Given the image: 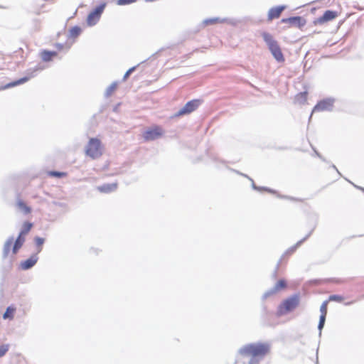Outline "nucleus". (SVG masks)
<instances>
[{
	"instance_id": "nucleus-1",
	"label": "nucleus",
	"mask_w": 364,
	"mask_h": 364,
	"mask_svg": "<svg viewBox=\"0 0 364 364\" xmlns=\"http://www.w3.org/2000/svg\"><path fill=\"white\" fill-rule=\"evenodd\" d=\"M270 345L267 343L247 344L239 350V353L245 356L264 358L269 351Z\"/></svg>"
},
{
	"instance_id": "nucleus-2",
	"label": "nucleus",
	"mask_w": 364,
	"mask_h": 364,
	"mask_svg": "<svg viewBox=\"0 0 364 364\" xmlns=\"http://www.w3.org/2000/svg\"><path fill=\"white\" fill-rule=\"evenodd\" d=\"M300 297L299 294H293L284 299L278 306L277 315L282 316L294 311L299 304Z\"/></svg>"
},
{
	"instance_id": "nucleus-3",
	"label": "nucleus",
	"mask_w": 364,
	"mask_h": 364,
	"mask_svg": "<svg viewBox=\"0 0 364 364\" xmlns=\"http://www.w3.org/2000/svg\"><path fill=\"white\" fill-rule=\"evenodd\" d=\"M262 37L265 43L267 44L268 48L278 62H283L284 60L283 54L277 43L273 39L272 36L267 33H264Z\"/></svg>"
},
{
	"instance_id": "nucleus-4",
	"label": "nucleus",
	"mask_w": 364,
	"mask_h": 364,
	"mask_svg": "<svg viewBox=\"0 0 364 364\" xmlns=\"http://www.w3.org/2000/svg\"><path fill=\"white\" fill-rule=\"evenodd\" d=\"M85 154L92 159H96L102 155L101 141L97 138H91L86 146Z\"/></svg>"
},
{
	"instance_id": "nucleus-5",
	"label": "nucleus",
	"mask_w": 364,
	"mask_h": 364,
	"mask_svg": "<svg viewBox=\"0 0 364 364\" xmlns=\"http://www.w3.org/2000/svg\"><path fill=\"white\" fill-rule=\"evenodd\" d=\"M334 101H335V100L331 97H328V98H326V99L320 100L314 106L311 114H314V112H332Z\"/></svg>"
},
{
	"instance_id": "nucleus-6",
	"label": "nucleus",
	"mask_w": 364,
	"mask_h": 364,
	"mask_svg": "<svg viewBox=\"0 0 364 364\" xmlns=\"http://www.w3.org/2000/svg\"><path fill=\"white\" fill-rule=\"evenodd\" d=\"M106 6L105 3H102L97 6L93 11H92L87 16V23L90 26H95L100 20L102 14L103 13Z\"/></svg>"
},
{
	"instance_id": "nucleus-7",
	"label": "nucleus",
	"mask_w": 364,
	"mask_h": 364,
	"mask_svg": "<svg viewBox=\"0 0 364 364\" xmlns=\"http://www.w3.org/2000/svg\"><path fill=\"white\" fill-rule=\"evenodd\" d=\"M203 104V100L200 99H194L188 102L181 109L177 111L175 114H191L196 112L198 108Z\"/></svg>"
},
{
	"instance_id": "nucleus-8",
	"label": "nucleus",
	"mask_w": 364,
	"mask_h": 364,
	"mask_svg": "<svg viewBox=\"0 0 364 364\" xmlns=\"http://www.w3.org/2000/svg\"><path fill=\"white\" fill-rule=\"evenodd\" d=\"M163 134V130L161 127L155 126L146 130L143 133V137L145 141H154L159 139Z\"/></svg>"
},
{
	"instance_id": "nucleus-9",
	"label": "nucleus",
	"mask_w": 364,
	"mask_h": 364,
	"mask_svg": "<svg viewBox=\"0 0 364 364\" xmlns=\"http://www.w3.org/2000/svg\"><path fill=\"white\" fill-rule=\"evenodd\" d=\"M38 260L37 254H33L28 259L21 262V268L23 270H28L33 267Z\"/></svg>"
},
{
	"instance_id": "nucleus-10",
	"label": "nucleus",
	"mask_w": 364,
	"mask_h": 364,
	"mask_svg": "<svg viewBox=\"0 0 364 364\" xmlns=\"http://www.w3.org/2000/svg\"><path fill=\"white\" fill-rule=\"evenodd\" d=\"M282 22L296 25L298 28H301L306 24V21L301 16H293L287 18H283Z\"/></svg>"
},
{
	"instance_id": "nucleus-11",
	"label": "nucleus",
	"mask_w": 364,
	"mask_h": 364,
	"mask_svg": "<svg viewBox=\"0 0 364 364\" xmlns=\"http://www.w3.org/2000/svg\"><path fill=\"white\" fill-rule=\"evenodd\" d=\"M287 8L285 5L278 6L276 7H272L269 10L268 12V18L269 20H272L274 18H277L280 16L282 12Z\"/></svg>"
},
{
	"instance_id": "nucleus-12",
	"label": "nucleus",
	"mask_w": 364,
	"mask_h": 364,
	"mask_svg": "<svg viewBox=\"0 0 364 364\" xmlns=\"http://www.w3.org/2000/svg\"><path fill=\"white\" fill-rule=\"evenodd\" d=\"M338 16V14L335 11L327 10L326 11L321 17L318 18V22L325 23L334 19Z\"/></svg>"
},
{
	"instance_id": "nucleus-13",
	"label": "nucleus",
	"mask_w": 364,
	"mask_h": 364,
	"mask_svg": "<svg viewBox=\"0 0 364 364\" xmlns=\"http://www.w3.org/2000/svg\"><path fill=\"white\" fill-rule=\"evenodd\" d=\"M117 188V183H105L97 187V189L102 193H110L115 191Z\"/></svg>"
},
{
	"instance_id": "nucleus-14",
	"label": "nucleus",
	"mask_w": 364,
	"mask_h": 364,
	"mask_svg": "<svg viewBox=\"0 0 364 364\" xmlns=\"http://www.w3.org/2000/svg\"><path fill=\"white\" fill-rule=\"evenodd\" d=\"M24 242H25L24 236L19 234L18 237L15 240L14 246H13L12 252L14 254H16L18 252V250L22 247Z\"/></svg>"
},
{
	"instance_id": "nucleus-15",
	"label": "nucleus",
	"mask_w": 364,
	"mask_h": 364,
	"mask_svg": "<svg viewBox=\"0 0 364 364\" xmlns=\"http://www.w3.org/2000/svg\"><path fill=\"white\" fill-rule=\"evenodd\" d=\"M17 208L22 212L24 215L29 214L31 212V208L28 206L22 200L18 199L16 201Z\"/></svg>"
},
{
	"instance_id": "nucleus-16",
	"label": "nucleus",
	"mask_w": 364,
	"mask_h": 364,
	"mask_svg": "<svg viewBox=\"0 0 364 364\" xmlns=\"http://www.w3.org/2000/svg\"><path fill=\"white\" fill-rule=\"evenodd\" d=\"M14 237H9L4 243L3 248V257L6 258L10 252L11 247L14 242Z\"/></svg>"
},
{
	"instance_id": "nucleus-17",
	"label": "nucleus",
	"mask_w": 364,
	"mask_h": 364,
	"mask_svg": "<svg viewBox=\"0 0 364 364\" xmlns=\"http://www.w3.org/2000/svg\"><path fill=\"white\" fill-rule=\"evenodd\" d=\"M313 230H314V229L311 230L303 239L298 241L295 245H294V246L291 247L289 249H288L287 250V252H285V255L293 253L296 250L297 247H299L305 240H306L310 237Z\"/></svg>"
},
{
	"instance_id": "nucleus-18",
	"label": "nucleus",
	"mask_w": 364,
	"mask_h": 364,
	"mask_svg": "<svg viewBox=\"0 0 364 364\" xmlns=\"http://www.w3.org/2000/svg\"><path fill=\"white\" fill-rule=\"evenodd\" d=\"M57 55V53L55 51H50L47 50H44L41 53V58L45 62H48L52 60L54 56Z\"/></svg>"
},
{
	"instance_id": "nucleus-19",
	"label": "nucleus",
	"mask_w": 364,
	"mask_h": 364,
	"mask_svg": "<svg viewBox=\"0 0 364 364\" xmlns=\"http://www.w3.org/2000/svg\"><path fill=\"white\" fill-rule=\"evenodd\" d=\"M28 80V78L26 77H21V78H20V79H18L17 80L13 81V82H10V83H8V84L5 85L1 89L5 90V89H8V88H10V87H15V86L21 85V84L27 82Z\"/></svg>"
},
{
	"instance_id": "nucleus-20",
	"label": "nucleus",
	"mask_w": 364,
	"mask_h": 364,
	"mask_svg": "<svg viewBox=\"0 0 364 364\" xmlns=\"http://www.w3.org/2000/svg\"><path fill=\"white\" fill-rule=\"evenodd\" d=\"M225 21H226V18H220L218 17H214V18H206V19L203 20V26H206L208 25H213V24H215L218 23H223Z\"/></svg>"
},
{
	"instance_id": "nucleus-21",
	"label": "nucleus",
	"mask_w": 364,
	"mask_h": 364,
	"mask_svg": "<svg viewBox=\"0 0 364 364\" xmlns=\"http://www.w3.org/2000/svg\"><path fill=\"white\" fill-rule=\"evenodd\" d=\"M241 175L244 176L245 177H247L251 181H252V187L254 190H256V191H268L269 193H274L275 191L269 188H267V187H262V186H257L255 183V182L253 181V180L250 178L249 176H247V175L245 174H242L241 173Z\"/></svg>"
},
{
	"instance_id": "nucleus-22",
	"label": "nucleus",
	"mask_w": 364,
	"mask_h": 364,
	"mask_svg": "<svg viewBox=\"0 0 364 364\" xmlns=\"http://www.w3.org/2000/svg\"><path fill=\"white\" fill-rule=\"evenodd\" d=\"M32 226H33V224L31 223H29V222L24 223L19 234L25 236L31 230Z\"/></svg>"
},
{
	"instance_id": "nucleus-23",
	"label": "nucleus",
	"mask_w": 364,
	"mask_h": 364,
	"mask_svg": "<svg viewBox=\"0 0 364 364\" xmlns=\"http://www.w3.org/2000/svg\"><path fill=\"white\" fill-rule=\"evenodd\" d=\"M34 241H35L36 245L37 247V252H36V254L38 255L42 250V247L41 246L43 245V243L45 242V239L42 238V237H36L34 238Z\"/></svg>"
},
{
	"instance_id": "nucleus-24",
	"label": "nucleus",
	"mask_w": 364,
	"mask_h": 364,
	"mask_svg": "<svg viewBox=\"0 0 364 364\" xmlns=\"http://www.w3.org/2000/svg\"><path fill=\"white\" fill-rule=\"evenodd\" d=\"M82 29L80 27L75 26L70 28V36L73 38L77 37L81 33Z\"/></svg>"
},
{
	"instance_id": "nucleus-25",
	"label": "nucleus",
	"mask_w": 364,
	"mask_h": 364,
	"mask_svg": "<svg viewBox=\"0 0 364 364\" xmlns=\"http://www.w3.org/2000/svg\"><path fill=\"white\" fill-rule=\"evenodd\" d=\"M14 311H15L14 308H13L11 306L7 307L6 311L3 314V318L4 319H6V318L12 319L14 317Z\"/></svg>"
},
{
	"instance_id": "nucleus-26",
	"label": "nucleus",
	"mask_w": 364,
	"mask_h": 364,
	"mask_svg": "<svg viewBox=\"0 0 364 364\" xmlns=\"http://www.w3.org/2000/svg\"><path fill=\"white\" fill-rule=\"evenodd\" d=\"M307 92H300L295 97V101L299 104H302L306 100Z\"/></svg>"
},
{
	"instance_id": "nucleus-27",
	"label": "nucleus",
	"mask_w": 364,
	"mask_h": 364,
	"mask_svg": "<svg viewBox=\"0 0 364 364\" xmlns=\"http://www.w3.org/2000/svg\"><path fill=\"white\" fill-rule=\"evenodd\" d=\"M117 86V83L116 82H112L105 90V96L109 97L110 96L112 92L116 90Z\"/></svg>"
},
{
	"instance_id": "nucleus-28",
	"label": "nucleus",
	"mask_w": 364,
	"mask_h": 364,
	"mask_svg": "<svg viewBox=\"0 0 364 364\" xmlns=\"http://www.w3.org/2000/svg\"><path fill=\"white\" fill-rule=\"evenodd\" d=\"M9 348L10 345L8 343L0 346V358H2L6 355V353L9 351Z\"/></svg>"
},
{
	"instance_id": "nucleus-29",
	"label": "nucleus",
	"mask_w": 364,
	"mask_h": 364,
	"mask_svg": "<svg viewBox=\"0 0 364 364\" xmlns=\"http://www.w3.org/2000/svg\"><path fill=\"white\" fill-rule=\"evenodd\" d=\"M48 176H54V177H57V178H62L63 176H65L66 173L65 172L51 171L48 172Z\"/></svg>"
},
{
	"instance_id": "nucleus-30",
	"label": "nucleus",
	"mask_w": 364,
	"mask_h": 364,
	"mask_svg": "<svg viewBox=\"0 0 364 364\" xmlns=\"http://www.w3.org/2000/svg\"><path fill=\"white\" fill-rule=\"evenodd\" d=\"M287 286V283L284 279L279 280L274 287V290L278 291L282 288H284Z\"/></svg>"
},
{
	"instance_id": "nucleus-31",
	"label": "nucleus",
	"mask_w": 364,
	"mask_h": 364,
	"mask_svg": "<svg viewBox=\"0 0 364 364\" xmlns=\"http://www.w3.org/2000/svg\"><path fill=\"white\" fill-rule=\"evenodd\" d=\"M276 292H277L276 290H274V288H272L271 289L267 291L262 296L263 299H266L270 296L274 294Z\"/></svg>"
},
{
	"instance_id": "nucleus-32",
	"label": "nucleus",
	"mask_w": 364,
	"mask_h": 364,
	"mask_svg": "<svg viewBox=\"0 0 364 364\" xmlns=\"http://www.w3.org/2000/svg\"><path fill=\"white\" fill-rule=\"evenodd\" d=\"M137 0H117V4L119 6L129 5L136 2Z\"/></svg>"
},
{
	"instance_id": "nucleus-33",
	"label": "nucleus",
	"mask_w": 364,
	"mask_h": 364,
	"mask_svg": "<svg viewBox=\"0 0 364 364\" xmlns=\"http://www.w3.org/2000/svg\"><path fill=\"white\" fill-rule=\"evenodd\" d=\"M328 301H325L322 303L320 307L321 314H327V305Z\"/></svg>"
},
{
	"instance_id": "nucleus-34",
	"label": "nucleus",
	"mask_w": 364,
	"mask_h": 364,
	"mask_svg": "<svg viewBox=\"0 0 364 364\" xmlns=\"http://www.w3.org/2000/svg\"><path fill=\"white\" fill-rule=\"evenodd\" d=\"M328 301H335L341 302L343 301V297L340 295L333 294L329 296Z\"/></svg>"
},
{
	"instance_id": "nucleus-35",
	"label": "nucleus",
	"mask_w": 364,
	"mask_h": 364,
	"mask_svg": "<svg viewBox=\"0 0 364 364\" xmlns=\"http://www.w3.org/2000/svg\"><path fill=\"white\" fill-rule=\"evenodd\" d=\"M136 66H133L130 68L124 75L123 80H126L129 76L136 70Z\"/></svg>"
},
{
	"instance_id": "nucleus-36",
	"label": "nucleus",
	"mask_w": 364,
	"mask_h": 364,
	"mask_svg": "<svg viewBox=\"0 0 364 364\" xmlns=\"http://www.w3.org/2000/svg\"><path fill=\"white\" fill-rule=\"evenodd\" d=\"M259 357H253L250 358L249 361V364H257L259 363V360L258 359Z\"/></svg>"
},
{
	"instance_id": "nucleus-37",
	"label": "nucleus",
	"mask_w": 364,
	"mask_h": 364,
	"mask_svg": "<svg viewBox=\"0 0 364 364\" xmlns=\"http://www.w3.org/2000/svg\"><path fill=\"white\" fill-rule=\"evenodd\" d=\"M311 147L315 153V155L318 156L319 159H321L322 161H326V159L321 155V154L318 152L317 150L314 146H311Z\"/></svg>"
},
{
	"instance_id": "nucleus-38",
	"label": "nucleus",
	"mask_w": 364,
	"mask_h": 364,
	"mask_svg": "<svg viewBox=\"0 0 364 364\" xmlns=\"http://www.w3.org/2000/svg\"><path fill=\"white\" fill-rule=\"evenodd\" d=\"M324 324H325V323H323V322H320V321L318 322V329L319 331V336L321 335V331L324 326Z\"/></svg>"
},
{
	"instance_id": "nucleus-39",
	"label": "nucleus",
	"mask_w": 364,
	"mask_h": 364,
	"mask_svg": "<svg viewBox=\"0 0 364 364\" xmlns=\"http://www.w3.org/2000/svg\"><path fill=\"white\" fill-rule=\"evenodd\" d=\"M279 197L282 198L289 199V200H296V201H301V200L300 199H297V198H294L289 197V196H279Z\"/></svg>"
},
{
	"instance_id": "nucleus-40",
	"label": "nucleus",
	"mask_w": 364,
	"mask_h": 364,
	"mask_svg": "<svg viewBox=\"0 0 364 364\" xmlns=\"http://www.w3.org/2000/svg\"><path fill=\"white\" fill-rule=\"evenodd\" d=\"M326 317V314H321L320 318H319V321L325 323Z\"/></svg>"
},
{
	"instance_id": "nucleus-41",
	"label": "nucleus",
	"mask_w": 364,
	"mask_h": 364,
	"mask_svg": "<svg viewBox=\"0 0 364 364\" xmlns=\"http://www.w3.org/2000/svg\"><path fill=\"white\" fill-rule=\"evenodd\" d=\"M331 167L334 168L338 172V174L341 175V173L338 171V170L337 169L336 166L334 164H333Z\"/></svg>"
},
{
	"instance_id": "nucleus-42",
	"label": "nucleus",
	"mask_w": 364,
	"mask_h": 364,
	"mask_svg": "<svg viewBox=\"0 0 364 364\" xmlns=\"http://www.w3.org/2000/svg\"><path fill=\"white\" fill-rule=\"evenodd\" d=\"M280 262H281V259L278 262L277 264V267L276 269H277L279 268V266L280 264Z\"/></svg>"
},
{
	"instance_id": "nucleus-43",
	"label": "nucleus",
	"mask_w": 364,
	"mask_h": 364,
	"mask_svg": "<svg viewBox=\"0 0 364 364\" xmlns=\"http://www.w3.org/2000/svg\"><path fill=\"white\" fill-rule=\"evenodd\" d=\"M311 117H312V114H310V116H309V121H310V120H311Z\"/></svg>"
}]
</instances>
